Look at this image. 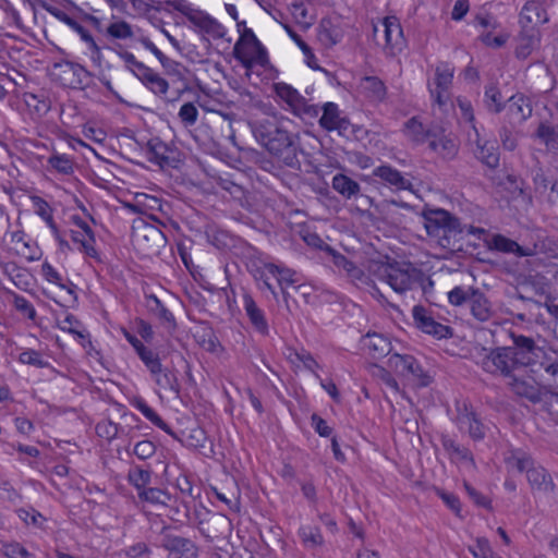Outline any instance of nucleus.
<instances>
[{
	"mask_svg": "<svg viewBox=\"0 0 558 558\" xmlns=\"http://www.w3.org/2000/svg\"><path fill=\"white\" fill-rule=\"evenodd\" d=\"M137 355L145 364V366L149 369V372L155 377L157 384L160 387L165 389L172 388V384L170 381L169 376L162 372L161 363L158 356L150 349L145 347L137 353Z\"/></svg>",
	"mask_w": 558,
	"mask_h": 558,
	"instance_id": "nucleus-22",
	"label": "nucleus"
},
{
	"mask_svg": "<svg viewBox=\"0 0 558 558\" xmlns=\"http://www.w3.org/2000/svg\"><path fill=\"white\" fill-rule=\"evenodd\" d=\"M457 102H458V107L461 112V119H462L463 123L465 124V126H468L469 129H471L474 132L476 140H480V133L475 126V117H474V112H473L472 102L469 99L463 98V97H459L457 99Z\"/></svg>",
	"mask_w": 558,
	"mask_h": 558,
	"instance_id": "nucleus-44",
	"label": "nucleus"
},
{
	"mask_svg": "<svg viewBox=\"0 0 558 558\" xmlns=\"http://www.w3.org/2000/svg\"><path fill=\"white\" fill-rule=\"evenodd\" d=\"M20 94L26 106L27 113L33 120L44 118L52 108L53 96L49 89H26L22 90Z\"/></svg>",
	"mask_w": 558,
	"mask_h": 558,
	"instance_id": "nucleus-6",
	"label": "nucleus"
},
{
	"mask_svg": "<svg viewBox=\"0 0 558 558\" xmlns=\"http://www.w3.org/2000/svg\"><path fill=\"white\" fill-rule=\"evenodd\" d=\"M185 125H193L198 117V110L193 102H184L178 113Z\"/></svg>",
	"mask_w": 558,
	"mask_h": 558,
	"instance_id": "nucleus-58",
	"label": "nucleus"
},
{
	"mask_svg": "<svg viewBox=\"0 0 558 558\" xmlns=\"http://www.w3.org/2000/svg\"><path fill=\"white\" fill-rule=\"evenodd\" d=\"M536 41L538 39L534 34H530L527 31H522L518 37V44L515 47V57L518 59H526L533 51Z\"/></svg>",
	"mask_w": 558,
	"mask_h": 558,
	"instance_id": "nucleus-40",
	"label": "nucleus"
},
{
	"mask_svg": "<svg viewBox=\"0 0 558 558\" xmlns=\"http://www.w3.org/2000/svg\"><path fill=\"white\" fill-rule=\"evenodd\" d=\"M388 367L398 376L420 386H427L429 383V377L423 373L412 355L393 353L388 357Z\"/></svg>",
	"mask_w": 558,
	"mask_h": 558,
	"instance_id": "nucleus-5",
	"label": "nucleus"
},
{
	"mask_svg": "<svg viewBox=\"0 0 558 558\" xmlns=\"http://www.w3.org/2000/svg\"><path fill=\"white\" fill-rule=\"evenodd\" d=\"M166 7L183 14L190 23L193 22L194 16L201 11L193 7L187 0H169L166 1Z\"/></svg>",
	"mask_w": 558,
	"mask_h": 558,
	"instance_id": "nucleus-47",
	"label": "nucleus"
},
{
	"mask_svg": "<svg viewBox=\"0 0 558 558\" xmlns=\"http://www.w3.org/2000/svg\"><path fill=\"white\" fill-rule=\"evenodd\" d=\"M362 345L366 354L373 359H381L388 355L391 351V343L389 339L376 332H368L362 339Z\"/></svg>",
	"mask_w": 558,
	"mask_h": 558,
	"instance_id": "nucleus-23",
	"label": "nucleus"
},
{
	"mask_svg": "<svg viewBox=\"0 0 558 558\" xmlns=\"http://www.w3.org/2000/svg\"><path fill=\"white\" fill-rule=\"evenodd\" d=\"M384 28V51L395 57L402 52L405 47V38L400 20L395 15L385 16L380 22Z\"/></svg>",
	"mask_w": 558,
	"mask_h": 558,
	"instance_id": "nucleus-8",
	"label": "nucleus"
},
{
	"mask_svg": "<svg viewBox=\"0 0 558 558\" xmlns=\"http://www.w3.org/2000/svg\"><path fill=\"white\" fill-rule=\"evenodd\" d=\"M48 163L51 169L60 174L70 175L74 172V161L65 154L53 153L49 157Z\"/></svg>",
	"mask_w": 558,
	"mask_h": 558,
	"instance_id": "nucleus-39",
	"label": "nucleus"
},
{
	"mask_svg": "<svg viewBox=\"0 0 558 558\" xmlns=\"http://www.w3.org/2000/svg\"><path fill=\"white\" fill-rule=\"evenodd\" d=\"M414 325L422 332L433 336L436 339H446L452 336L451 328L435 320L430 311L422 305L412 308Z\"/></svg>",
	"mask_w": 558,
	"mask_h": 558,
	"instance_id": "nucleus-7",
	"label": "nucleus"
},
{
	"mask_svg": "<svg viewBox=\"0 0 558 558\" xmlns=\"http://www.w3.org/2000/svg\"><path fill=\"white\" fill-rule=\"evenodd\" d=\"M142 68V82L143 84L155 95L162 97L166 96L169 89L168 81L162 77L159 73L154 71L150 68L144 66L142 63H138Z\"/></svg>",
	"mask_w": 558,
	"mask_h": 558,
	"instance_id": "nucleus-26",
	"label": "nucleus"
},
{
	"mask_svg": "<svg viewBox=\"0 0 558 558\" xmlns=\"http://www.w3.org/2000/svg\"><path fill=\"white\" fill-rule=\"evenodd\" d=\"M422 218L426 232L433 236L462 231L459 220L445 209L425 208Z\"/></svg>",
	"mask_w": 558,
	"mask_h": 558,
	"instance_id": "nucleus-3",
	"label": "nucleus"
},
{
	"mask_svg": "<svg viewBox=\"0 0 558 558\" xmlns=\"http://www.w3.org/2000/svg\"><path fill=\"white\" fill-rule=\"evenodd\" d=\"M368 270L379 280L388 283L398 293L409 290L413 282L410 266L386 258L385 260L372 262Z\"/></svg>",
	"mask_w": 558,
	"mask_h": 558,
	"instance_id": "nucleus-1",
	"label": "nucleus"
},
{
	"mask_svg": "<svg viewBox=\"0 0 558 558\" xmlns=\"http://www.w3.org/2000/svg\"><path fill=\"white\" fill-rule=\"evenodd\" d=\"M532 105L530 99L523 94H517L509 98L507 114L511 123H521L532 116Z\"/></svg>",
	"mask_w": 558,
	"mask_h": 558,
	"instance_id": "nucleus-21",
	"label": "nucleus"
},
{
	"mask_svg": "<svg viewBox=\"0 0 558 558\" xmlns=\"http://www.w3.org/2000/svg\"><path fill=\"white\" fill-rule=\"evenodd\" d=\"M83 135L87 140H106L107 133L97 121H87L82 129Z\"/></svg>",
	"mask_w": 558,
	"mask_h": 558,
	"instance_id": "nucleus-56",
	"label": "nucleus"
},
{
	"mask_svg": "<svg viewBox=\"0 0 558 558\" xmlns=\"http://www.w3.org/2000/svg\"><path fill=\"white\" fill-rule=\"evenodd\" d=\"M60 20L64 24H66L73 32H75L80 36L82 41L86 43L92 40L93 35L90 34V32L75 17L62 13Z\"/></svg>",
	"mask_w": 558,
	"mask_h": 558,
	"instance_id": "nucleus-51",
	"label": "nucleus"
},
{
	"mask_svg": "<svg viewBox=\"0 0 558 558\" xmlns=\"http://www.w3.org/2000/svg\"><path fill=\"white\" fill-rule=\"evenodd\" d=\"M168 551V558H196L197 548L195 544L180 536H167L162 543Z\"/></svg>",
	"mask_w": 558,
	"mask_h": 558,
	"instance_id": "nucleus-18",
	"label": "nucleus"
},
{
	"mask_svg": "<svg viewBox=\"0 0 558 558\" xmlns=\"http://www.w3.org/2000/svg\"><path fill=\"white\" fill-rule=\"evenodd\" d=\"M260 278L265 287L275 294V290L270 283L275 279L282 291L296 283L295 272L282 265L267 263L260 270Z\"/></svg>",
	"mask_w": 558,
	"mask_h": 558,
	"instance_id": "nucleus-11",
	"label": "nucleus"
},
{
	"mask_svg": "<svg viewBox=\"0 0 558 558\" xmlns=\"http://www.w3.org/2000/svg\"><path fill=\"white\" fill-rule=\"evenodd\" d=\"M286 355L290 364L296 371L305 369L315 373L318 368V363L315 361L312 354L304 349L298 350L289 348Z\"/></svg>",
	"mask_w": 558,
	"mask_h": 558,
	"instance_id": "nucleus-28",
	"label": "nucleus"
},
{
	"mask_svg": "<svg viewBox=\"0 0 558 558\" xmlns=\"http://www.w3.org/2000/svg\"><path fill=\"white\" fill-rule=\"evenodd\" d=\"M472 26L481 29H495L498 26L497 20L488 12L477 13L471 22Z\"/></svg>",
	"mask_w": 558,
	"mask_h": 558,
	"instance_id": "nucleus-57",
	"label": "nucleus"
},
{
	"mask_svg": "<svg viewBox=\"0 0 558 558\" xmlns=\"http://www.w3.org/2000/svg\"><path fill=\"white\" fill-rule=\"evenodd\" d=\"M243 51L246 59L240 57H235V59L246 69H251L255 64L265 66L269 63L268 51L265 47L245 46Z\"/></svg>",
	"mask_w": 558,
	"mask_h": 558,
	"instance_id": "nucleus-34",
	"label": "nucleus"
},
{
	"mask_svg": "<svg viewBox=\"0 0 558 558\" xmlns=\"http://www.w3.org/2000/svg\"><path fill=\"white\" fill-rule=\"evenodd\" d=\"M511 387L512 390L519 396L525 397L530 400H535L538 398V388L535 380L525 381L514 377L511 383Z\"/></svg>",
	"mask_w": 558,
	"mask_h": 558,
	"instance_id": "nucleus-45",
	"label": "nucleus"
},
{
	"mask_svg": "<svg viewBox=\"0 0 558 558\" xmlns=\"http://www.w3.org/2000/svg\"><path fill=\"white\" fill-rule=\"evenodd\" d=\"M136 409L153 424L159 427H163L165 423L162 418L145 401H138Z\"/></svg>",
	"mask_w": 558,
	"mask_h": 558,
	"instance_id": "nucleus-63",
	"label": "nucleus"
},
{
	"mask_svg": "<svg viewBox=\"0 0 558 558\" xmlns=\"http://www.w3.org/2000/svg\"><path fill=\"white\" fill-rule=\"evenodd\" d=\"M8 234L12 248L17 255L28 262L38 260L40 258L41 251L38 244L23 230L10 231Z\"/></svg>",
	"mask_w": 558,
	"mask_h": 558,
	"instance_id": "nucleus-13",
	"label": "nucleus"
},
{
	"mask_svg": "<svg viewBox=\"0 0 558 558\" xmlns=\"http://www.w3.org/2000/svg\"><path fill=\"white\" fill-rule=\"evenodd\" d=\"M19 362L38 368H44L49 365L48 361L43 357L41 353L33 349L22 351L19 355Z\"/></svg>",
	"mask_w": 558,
	"mask_h": 558,
	"instance_id": "nucleus-49",
	"label": "nucleus"
},
{
	"mask_svg": "<svg viewBox=\"0 0 558 558\" xmlns=\"http://www.w3.org/2000/svg\"><path fill=\"white\" fill-rule=\"evenodd\" d=\"M332 187L345 198H351L360 192V185L344 174H336L332 178Z\"/></svg>",
	"mask_w": 558,
	"mask_h": 558,
	"instance_id": "nucleus-37",
	"label": "nucleus"
},
{
	"mask_svg": "<svg viewBox=\"0 0 558 558\" xmlns=\"http://www.w3.org/2000/svg\"><path fill=\"white\" fill-rule=\"evenodd\" d=\"M243 306L254 328L259 333L266 335L268 332V324L264 313L250 294L243 295Z\"/></svg>",
	"mask_w": 558,
	"mask_h": 558,
	"instance_id": "nucleus-29",
	"label": "nucleus"
},
{
	"mask_svg": "<svg viewBox=\"0 0 558 558\" xmlns=\"http://www.w3.org/2000/svg\"><path fill=\"white\" fill-rule=\"evenodd\" d=\"M32 204L35 214L46 222L47 227L50 229L51 233L53 234L54 239L59 242V244L61 246H66L68 243L61 239L58 227L53 221V210L51 206L39 196L32 197Z\"/></svg>",
	"mask_w": 558,
	"mask_h": 558,
	"instance_id": "nucleus-24",
	"label": "nucleus"
},
{
	"mask_svg": "<svg viewBox=\"0 0 558 558\" xmlns=\"http://www.w3.org/2000/svg\"><path fill=\"white\" fill-rule=\"evenodd\" d=\"M191 24H193L199 33L214 40L225 38L228 33L227 28L221 23L202 10L194 16Z\"/></svg>",
	"mask_w": 558,
	"mask_h": 558,
	"instance_id": "nucleus-19",
	"label": "nucleus"
},
{
	"mask_svg": "<svg viewBox=\"0 0 558 558\" xmlns=\"http://www.w3.org/2000/svg\"><path fill=\"white\" fill-rule=\"evenodd\" d=\"M255 140H291L288 135L286 137L279 136L280 131L276 124L265 121L256 126L253 131Z\"/></svg>",
	"mask_w": 558,
	"mask_h": 558,
	"instance_id": "nucleus-46",
	"label": "nucleus"
},
{
	"mask_svg": "<svg viewBox=\"0 0 558 558\" xmlns=\"http://www.w3.org/2000/svg\"><path fill=\"white\" fill-rule=\"evenodd\" d=\"M511 348L512 362L514 369L532 365L537 359V349L534 341L527 337L520 336L514 340V347Z\"/></svg>",
	"mask_w": 558,
	"mask_h": 558,
	"instance_id": "nucleus-14",
	"label": "nucleus"
},
{
	"mask_svg": "<svg viewBox=\"0 0 558 558\" xmlns=\"http://www.w3.org/2000/svg\"><path fill=\"white\" fill-rule=\"evenodd\" d=\"M40 275L48 283L64 290L72 300L76 299L74 294V286L71 282H68L48 260H45L41 264Z\"/></svg>",
	"mask_w": 558,
	"mask_h": 558,
	"instance_id": "nucleus-27",
	"label": "nucleus"
},
{
	"mask_svg": "<svg viewBox=\"0 0 558 558\" xmlns=\"http://www.w3.org/2000/svg\"><path fill=\"white\" fill-rule=\"evenodd\" d=\"M70 236L72 242L77 245L80 252L88 257H97L96 240L93 231L71 229Z\"/></svg>",
	"mask_w": 558,
	"mask_h": 558,
	"instance_id": "nucleus-31",
	"label": "nucleus"
},
{
	"mask_svg": "<svg viewBox=\"0 0 558 558\" xmlns=\"http://www.w3.org/2000/svg\"><path fill=\"white\" fill-rule=\"evenodd\" d=\"M473 151L475 157L488 168L493 169L499 165L498 142H476V148Z\"/></svg>",
	"mask_w": 558,
	"mask_h": 558,
	"instance_id": "nucleus-25",
	"label": "nucleus"
},
{
	"mask_svg": "<svg viewBox=\"0 0 558 558\" xmlns=\"http://www.w3.org/2000/svg\"><path fill=\"white\" fill-rule=\"evenodd\" d=\"M14 307L24 317L34 320L37 316V312L34 305L22 295H14L13 299Z\"/></svg>",
	"mask_w": 558,
	"mask_h": 558,
	"instance_id": "nucleus-55",
	"label": "nucleus"
},
{
	"mask_svg": "<svg viewBox=\"0 0 558 558\" xmlns=\"http://www.w3.org/2000/svg\"><path fill=\"white\" fill-rule=\"evenodd\" d=\"M138 497L151 505H166L170 499L169 495L159 488H145L138 493Z\"/></svg>",
	"mask_w": 558,
	"mask_h": 558,
	"instance_id": "nucleus-50",
	"label": "nucleus"
},
{
	"mask_svg": "<svg viewBox=\"0 0 558 558\" xmlns=\"http://www.w3.org/2000/svg\"><path fill=\"white\" fill-rule=\"evenodd\" d=\"M87 74L84 66L66 60L56 62L50 70L53 82L72 89L83 88Z\"/></svg>",
	"mask_w": 558,
	"mask_h": 558,
	"instance_id": "nucleus-4",
	"label": "nucleus"
},
{
	"mask_svg": "<svg viewBox=\"0 0 558 558\" xmlns=\"http://www.w3.org/2000/svg\"><path fill=\"white\" fill-rule=\"evenodd\" d=\"M332 263L339 269L343 270L355 283H366L367 277L351 260L342 254L331 252Z\"/></svg>",
	"mask_w": 558,
	"mask_h": 558,
	"instance_id": "nucleus-32",
	"label": "nucleus"
},
{
	"mask_svg": "<svg viewBox=\"0 0 558 558\" xmlns=\"http://www.w3.org/2000/svg\"><path fill=\"white\" fill-rule=\"evenodd\" d=\"M207 437L206 433L201 427H195L190 430L189 436L186 437V442L189 446L194 448H203L205 447Z\"/></svg>",
	"mask_w": 558,
	"mask_h": 558,
	"instance_id": "nucleus-62",
	"label": "nucleus"
},
{
	"mask_svg": "<svg viewBox=\"0 0 558 558\" xmlns=\"http://www.w3.org/2000/svg\"><path fill=\"white\" fill-rule=\"evenodd\" d=\"M546 0H526L520 12V24L526 27L527 24L542 25L548 22V14L545 8Z\"/></svg>",
	"mask_w": 558,
	"mask_h": 558,
	"instance_id": "nucleus-17",
	"label": "nucleus"
},
{
	"mask_svg": "<svg viewBox=\"0 0 558 558\" xmlns=\"http://www.w3.org/2000/svg\"><path fill=\"white\" fill-rule=\"evenodd\" d=\"M484 102L492 112L498 113L504 109L501 92L497 84H489L485 87Z\"/></svg>",
	"mask_w": 558,
	"mask_h": 558,
	"instance_id": "nucleus-41",
	"label": "nucleus"
},
{
	"mask_svg": "<svg viewBox=\"0 0 558 558\" xmlns=\"http://www.w3.org/2000/svg\"><path fill=\"white\" fill-rule=\"evenodd\" d=\"M245 46H252V47H265L260 40L255 35L254 31L252 28L245 27L244 31L240 34L239 39L236 40L233 53L234 57H240L246 59V54L244 53V47Z\"/></svg>",
	"mask_w": 558,
	"mask_h": 558,
	"instance_id": "nucleus-38",
	"label": "nucleus"
},
{
	"mask_svg": "<svg viewBox=\"0 0 558 558\" xmlns=\"http://www.w3.org/2000/svg\"><path fill=\"white\" fill-rule=\"evenodd\" d=\"M360 95L369 104L378 105L387 97V87L379 77L366 75L359 84Z\"/></svg>",
	"mask_w": 558,
	"mask_h": 558,
	"instance_id": "nucleus-15",
	"label": "nucleus"
},
{
	"mask_svg": "<svg viewBox=\"0 0 558 558\" xmlns=\"http://www.w3.org/2000/svg\"><path fill=\"white\" fill-rule=\"evenodd\" d=\"M480 39L485 46L499 48L507 43L508 36L504 34L494 35L492 32H482Z\"/></svg>",
	"mask_w": 558,
	"mask_h": 558,
	"instance_id": "nucleus-61",
	"label": "nucleus"
},
{
	"mask_svg": "<svg viewBox=\"0 0 558 558\" xmlns=\"http://www.w3.org/2000/svg\"><path fill=\"white\" fill-rule=\"evenodd\" d=\"M469 301L471 305V312L476 319L481 322L489 319L492 315L490 304L483 293L478 291H472Z\"/></svg>",
	"mask_w": 558,
	"mask_h": 558,
	"instance_id": "nucleus-35",
	"label": "nucleus"
},
{
	"mask_svg": "<svg viewBox=\"0 0 558 558\" xmlns=\"http://www.w3.org/2000/svg\"><path fill=\"white\" fill-rule=\"evenodd\" d=\"M469 550L474 558H490V555L494 553L488 539L485 537L476 538L475 546L469 547Z\"/></svg>",
	"mask_w": 558,
	"mask_h": 558,
	"instance_id": "nucleus-59",
	"label": "nucleus"
},
{
	"mask_svg": "<svg viewBox=\"0 0 558 558\" xmlns=\"http://www.w3.org/2000/svg\"><path fill=\"white\" fill-rule=\"evenodd\" d=\"M506 463L520 472H526V478L533 490L550 492L554 487L550 475L541 465H535L532 458L522 450H512Z\"/></svg>",
	"mask_w": 558,
	"mask_h": 558,
	"instance_id": "nucleus-2",
	"label": "nucleus"
},
{
	"mask_svg": "<svg viewBox=\"0 0 558 558\" xmlns=\"http://www.w3.org/2000/svg\"><path fill=\"white\" fill-rule=\"evenodd\" d=\"M374 174L397 190H403L408 185V181L401 175V173L389 166H380L376 168L374 170Z\"/></svg>",
	"mask_w": 558,
	"mask_h": 558,
	"instance_id": "nucleus-36",
	"label": "nucleus"
},
{
	"mask_svg": "<svg viewBox=\"0 0 558 558\" xmlns=\"http://www.w3.org/2000/svg\"><path fill=\"white\" fill-rule=\"evenodd\" d=\"M403 132L411 140H424L425 128L417 117H412L405 122Z\"/></svg>",
	"mask_w": 558,
	"mask_h": 558,
	"instance_id": "nucleus-54",
	"label": "nucleus"
},
{
	"mask_svg": "<svg viewBox=\"0 0 558 558\" xmlns=\"http://www.w3.org/2000/svg\"><path fill=\"white\" fill-rule=\"evenodd\" d=\"M453 73V68L449 63H440L436 68L433 82L428 84L430 96L439 107L447 105L450 99L449 89Z\"/></svg>",
	"mask_w": 558,
	"mask_h": 558,
	"instance_id": "nucleus-9",
	"label": "nucleus"
},
{
	"mask_svg": "<svg viewBox=\"0 0 558 558\" xmlns=\"http://www.w3.org/2000/svg\"><path fill=\"white\" fill-rule=\"evenodd\" d=\"M457 412L454 422L458 428L461 432L469 434L474 440L483 439L485 436V426L476 417L472 408L465 402H459L457 404Z\"/></svg>",
	"mask_w": 558,
	"mask_h": 558,
	"instance_id": "nucleus-10",
	"label": "nucleus"
},
{
	"mask_svg": "<svg viewBox=\"0 0 558 558\" xmlns=\"http://www.w3.org/2000/svg\"><path fill=\"white\" fill-rule=\"evenodd\" d=\"M57 326L60 330L72 335L76 341L80 338H84V333L87 331L75 316L71 314H66L64 318L58 319Z\"/></svg>",
	"mask_w": 558,
	"mask_h": 558,
	"instance_id": "nucleus-42",
	"label": "nucleus"
},
{
	"mask_svg": "<svg viewBox=\"0 0 558 558\" xmlns=\"http://www.w3.org/2000/svg\"><path fill=\"white\" fill-rule=\"evenodd\" d=\"M119 425L111 421H101L96 425V433L100 438L111 440L117 437Z\"/></svg>",
	"mask_w": 558,
	"mask_h": 558,
	"instance_id": "nucleus-60",
	"label": "nucleus"
},
{
	"mask_svg": "<svg viewBox=\"0 0 558 558\" xmlns=\"http://www.w3.org/2000/svg\"><path fill=\"white\" fill-rule=\"evenodd\" d=\"M319 124L327 131H338L339 135L348 129L349 121L340 117L339 107L335 102H326L323 107V114Z\"/></svg>",
	"mask_w": 558,
	"mask_h": 558,
	"instance_id": "nucleus-20",
	"label": "nucleus"
},
{
	"mask_svg": "<svg viewBox=\"0 0 558 558\" xmlns=\"http://www.w3.org/2000/svg\"><path fill=\"white\" fill-rule=\"evenodd\" d=\"M107 35L114 39H128L133 36V31L125 21H116L107 27Z\"/></svg>",
	"mask_w": 558,
	"mask_h": 558,
	"instance_id": "nucleus-48",
	"label": "nucleus"
},
{
	"mask_svg": "<svg viewBox=\"0 0 558 558\" xmlns=\"http://www.w3.org/2000/svg\"><path fill=\"white\" fill-rule=\"evenodd\" d=\"M0 31L2 33L19 31L23 34L27 31L20 11L9 0H0Z\"/></svg>",
	"mask_w": 558,
	"mask_h": 558,
	"instance_id": "nucleus-16",
	"label": "nucleus"
},
{
	"mask_svg": "<svg viewBox=\"0 0 558 558\" xmlns=\"http://www.w3.org/2000/svg\"><path fill=\"white\" fill-rule=\"evenodd\" d=\"M298 535L306 549H316L324 544V536L318 526L302 524L298 530Z\"/></svg>",
	"mask_w": 558,
	"mask_h": 558,
	"instance_id": "nucleus-33",
	"label": "nucleus"
},
{
	"mask_svg": "<svg viewBox=\"0 0 558 558\" xmlns=\"http://www.w3.org/2000/svg\"><path fill=\"white\" fill-rule=\"evenodd\" d=\"M482 367L484 371L496 374L509 375L514 369L512 362L511 348H498L490 351L483 360Z\"/></svg>",
	"mask_w": 558,
	"mask_h": 558,
	"instance_id": "nucleus-12",
	"label": "nucleus"
},
{
	"mask_svg": "<svg viewBox=\"0 0 558 558\" xmlns=\"http://www.w3.org/2000/svg\"><path fill=\"white\" fill-rule=\"evenodd\" d=\"M489 245L500 252L506 253H519L520 255H530L531 252L523 251L519 244L512 240L507 239L504 235H494L489 240Z\"/></svg>",
	"mask_w": 558,
	"mask_h": 558,
	"instance_id": "nucleus-43",
	"label": "nucleus"
},
{
	"mask_svg": "<svg viewBox=\"0 0 558 558\" xmlns=\"http://www.w3.org/2000/svg\"><path fill=\"white\" fill-rule=\"evenodd\" d=\"M1 551L7 558H29L31 553L17 542H4Z\"/></svg>",
	"mask_w": 558,
	"mask_h": 558,
	"instance_id": "nucleus-53",
	"label": "nucleus"
},
{
	"mask_svg": "<svg viewBox=\"0 0 558 558\" xmlns=\"http://www.w3.org/2000/svg\"><path fill=\"white\" fill-rule=\"evenodd\" d=\"M17 515L26 524L40 526L44 521V517L34 509H19Z\"/></svg>",
	"mask_w": 558,
	"mask_h": 558,
	"instance_id": "nucleus-64",
	"label": "nucleus"
},
{
	"mask_svg": "<svg viewBox=\"0 0 558 558\" xmlns=\"http://www.w3.org/2000/svg\"><path fill=\"white\" fill-rule=\"evenodd\" d=\"M274 90L275 94L293 110L301 109L305 102V98L300 92L284 82L276 83Z\"/></svg>",
	"mask_w": 558,
	"mask_h": 558,
	"instance_id": "nucleus-30",
	"label": "nucleus"
},
{
	"mask_svg": "<svg viewBox=\"0 0 558 558\" xmlns=\"http://www.w3.org/2000/svg\"><path fill=\"white\" fill-rule=\"evenodd\" d=\"M129 481L140 493L150 482V473L141 468H133L129 472Z\"/></svg>",
	"mask_w": 558,
	"mask_h": 558,
	"instance_id": "nucleus-52",
	"label": "nucleus"
}]
</instances>
